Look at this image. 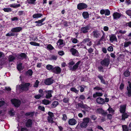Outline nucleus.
<instances>
[{
	"label": "nucleus",
	"mask_w": 131,
	"mask_h": 131,
	"mask_svg": "<svg viewBox=\"0 0 131 131\" xmlns=\"http://www.w3.org/2000/svg\"><path fill=\"white\" fill-rule=\"evenodd\" d=\"M30 83H26L23 84L16 86V90H21L23 91H27L28 90Z\"/></svg>",
	"instance_id": "1"
},
{
	"label": "nucleus",
	"mask_w": 131,
	"mask_h": 131,
	"mask_svg": "<svg viewBox=\"0 0 131 131\" xmlns=\"http://www.w3.org/2000/svg\"><path fill=\"white\" fill-rule=\"evenodd\" d=\"M110 62V59L108 58H105L100 62V63L102 66L107 67Z\"/></svg>",
	"instance_id": "2"
},
{
	"label": "nucleus",
	"mask_w": 131,
	"mask_h": 131,
	"mask_svg": "<svg viewBox=\"0 0 131 131\" xmlns=\"http://www.w3.org/2000/svg\"><path fill=\"white\" fill-rule=\"evenodd\" d=\"M128 83L129 86L127 87V91L125 92V94L126 96L130 97L131 96V82L129 81Z\"/></svg>",
	"instance_id": "3"
},
{
	"label": "nucleus",
	"mask_w": 131,
	"mask_h": 131,
	"mask_svg": "<svg viewBox=\"0 0 131 131\" xmlns=\"http://www.w3.org/2000/svg\"><path fill=\"white\" fill-rule=\"evenodd\" d=\"M90 28L91 27L90 25H88L85 27L81 28V32L84 34L87 33Z\"/></svg>",
	"instance_id": "4"
},
{
	"label": "nucleus",
	"mask_w": 131,
	"mask_h": 131,
	"mask_svg": "<svg viewBox=\"0 0 131 131\" xmlns=\"http://www.w3.org/2000/svg\"><path fill=\"white\" fill-rule=\"evenodd\" d=\"M12 103L16 107L19 106L21 104L20 101L16 99H12L11 100Z\"/></svg>",
	"instance_id": "5"
},
{
	"label": "nucleus",
	"mask_w": 131,
	"mask_h": 131,
	"mask_svg": "<svg viewBox=\"0 0 131 131\" xmlns=\"http://www.w3.org/2000/svg\"><path fill=\"white\" fill-rule=\"evenodd\" d=\"M70 51L73 55L78 56L79 55V54L78 51L73 48H71L70 50Z\"/></svg>",
	"instance_id": "6"
},
{
	"label": "nucleus",
	"mask_w": 131,
	"mask_h": 131,
	"mask_svg": "<svg viewBox=\"0 0 131 131\" xmlns=\"http://www.w3.org/2000/svg\"><path fill=\"white\" fill-rule=\"evenodd\" d=\"M61 69L60 67L57 66L54 67L52 72L56 74H58L60 73L61 72Z\"/></svg>",
	"instance_id": "7"
},
{
	"label": "nucleus",
	"mask_w": 131,
	"mask_h": 131,
	"mask_svg": "<svg viewBox=\"0 0 131 131\" xmlns=\"http://www.w3.org/2000/svg\"><path fill=\"white\" fill-rule=\"evenodd\" d=\"M87 7V5L84 3H80L77 5L78 9L79 10L86 8Z\"/></svg>",
	"instance_id": "8"
},
{
	"label": "nucleus",
	"mask_w": 131,
	"mask_h": 131,
	"mask_svg": "<svg viewBox=\"0 0 131 131\" xmlns=\"http://www.w3.org/2000/svg\"><path fill=\"white\" fill-rule=\"evenodd\" d=\"M53 81L54 80L51 78H48L45 80L44 83L46 85H50L52 84Z\"/></svg>",
	"instance_id": "9"
},
{
	"label": "nucleus",
	"mask_w": 131,
	"mask_h": 131,
	"mask_svg": "<svg viewBox=\"0 0 131 131\" xmlns=\"http://www.w3.org/2000/svg\"><path fill=\"white\" fill-rule=\"evenodd\" d=\"M32 120L30 119H29L26 121L25 123V126L27 127H30L32 126Z\"/></svg>",
	"instance_id": "10"
},
{
	"label": "nucleus",
	"mask_w": 131,
	"mask_h": 131,
	"mask_svg": "<svg viewBox=\"0 0 131 131\" xmlns=\"http://www.w3.org/2000/svg\"><path fill=\"white\" fill-rule=\"evenodd\" d=\"M22 30V28L20 27H16L12 28L11 31L13 32H19Z\"/></svg>",
	"instance_id": "11"
},
{
	"label": "nucleus",
	"mask_w": 131,
	"mask_h": 131,
	"mask_svg": "<svg viewBox=\"0 0 131 131\" xmlns=\"http://www.w3.org/2000/svg\"><path fill=\"white\" fill-rule=\"evenodd\" d=\"M80 62H81L80 61H79L77 62L76 64L73 66V67H72V66L70 67V70L72 71H75L78 68Z\"/></svg>",
	"instance_id": "12"
},
{
	"label": "nucleus",
	"mask_w": 131,
	"mask_h": 131,
	"mask_svg": "<svg viewBox=\"0 0 131 131\" xmlns=\"http://www.w3.org/2000/svg\"><path fill=\"white\" fill-rule=\"evenodd\" d=\"M92 34L94 37L96 38H98L100 36L99 32L97 30H94L92 33Z\"/></svg>",
	"instance_id": "13"
},
{
	"label": "nucleus",
	"mask_w": 131,
	"mask_h": 131,
	"mask_svg": "<svg viewBox=\"0 0 131 131\" xmlns=\"http://www.w3.org/2000/svg\"><path fill=\"white\" fill-rule=\"evenodd\" d=\"M27 57L26 55L24 53H21L18 56V58L21 60L24 59H26Z\"/></svg>",
	"instance_id": "14"
},
{
	"label": "nucleus",
	"mask_w": 131,
	"mask_h": 131,
	"mask_svg": "<svg viewBox=\"0 0 131 131\" xmlns=\"http://www.w3.org/2000/svg\"><path fill=\"white\" fill-rule=\"evenodd\" d=\"M126 107V105H121L120 106L119 111L121 113L125 112Z\"/></svg>",
	"instance_id": "15"
},
{
	"label": "nucleus",
	"mask_w": 131,
	"mask_h": 131,
	"mask_svg": "<svg viewBox=\"0 0 131 131\" xmlns=\"http://www.w3.org/2000/svg\"><path fill=\"white\" fill-rule=\"evenodd\" d=\"M77 123L76 120L74 118L70 119L68 121L69 124L71 125H75Z\"/></svg>",
	"instance_id": "16"
},
{
	"label": "nucleus",
	"mask_w": 131,
	"mask_h": 131,
	"mask_svg": "<svg viewBox=\"0 0 131 131\" xmlns=\"http://www.w3.org/2000/svg\"><path fill=\"white\" fill-rule=\"evenodd\" d=\"M45 19V18H43L41 20H39L37 21H36L35 22V23H38L36 25V26H41L43 24L42 23L44 21Z\"/></svg>",
	"instance_id": "17"
},
{
	"label": "nucleus",
	"mask_w": 131,
	"mask_h": 131,
	"mask_svg": "<svg viewBox=\"0 0 131 131\" xmlns=\"http://www.w3.org/2000/svg\"><path fill=\"white\" fill-rule=\"evenodd\" d=\"M46 98L47 99H48L51 97L52 96L51 93H52L53 91L52 90L46 91Z\"/></svg>",
	"instance_id": "18"
},
{
	"label": "nucleus",
	"mask_w": 131,
	"mask_h": 131,
	"mask_svg": "<svg viewBox=\"0 0 131 131\" xmlns=\"http://www.w3.org/2000/svg\"><path fill=\"white\" fill-rule=\"evenodd\" d=\"M96 102L100 104H103L105 103L104 99L100 97L98 98L96 100Z\"/></svg>",
	"instance_id": "19"
},
{
	"label": "nucleus",
	"mask_w": 131,
	"mask_h": 131,
	"mask_svg": "<svg viewBox=\"0 0 131 131\" xmlns=\"http://www.w3.org/2000/svg\"><path fill=\"white\" fill-rule=\"evenodd\" d=\"M110 38V41L111 42H113L114 41H117V39L116 37L114 35H112L109 36Z\"/></svg>",
	"instance_id": "20"
},
{
	"label": "nucleus",
	"mask_w": 131,
	"mask_h": 131,
	"mask_svg": "<svg viewBox=\"0 0 131 131\" xmlns=\"http://www.w3.org/2000/svg\"><path fill=\"white\" fill-rule=\"evenodd\" d=\"M113 16L114 19H117L121 17V15L117 12H115L114 13Z\"/></svg>",
	"instance_id": "21"
},
{
	"label": "nucleus",
	"mask_w": 131,
	"mask_h": 131,
	"mask_svg": "<svg viewBox=\"0 0 131 131\" xmlns=\"http://www.w3.org/2000/svg\"><path fill=\"white\" fill-rule=\"evenodd\" d=\"M78 105L79 107L82 108L88 109L89 107L86 104H84L83 103H78Z\"/></svg>",
	"instance_id": "22"
},
{
	"label": "nucleus",
	"mask_w": 131,
	"mask_h": 131,
	"mask_svg": "<svg viewBox=\"0 0 131 131\" xmlns=\"http://www.w3.org/2000/svg\"><path fill=\"white\" fill-rule=\"evenodd\" d=\"M57 43L59 48L62 47L63 46V40L61 39H59Z\"/></svg>",
	"instance_id": "23"
},
{
	"label": "nucleus",
	"mask_w": 131,
	"mask_h": 131,
	"mask_svg": "<svg viewBox=\"0 0 131 131\" xmlns=\"http://www.w3.org/2000/svg\"><path fill=\"white\" fill-rule=\"evenodd\" d=\"M122 113V120H125V118H128L129 116V114H128L125 112L123 113Z\"/></svg>",
	"instance_id": "24"
},
{
	"label": "nucleus",
	"mask_w": 131,
	"mask_h": 131,
	"mask_svg": "<svg viewBox=\"0 0 131 131\" xmlns=\"http://www.w3.org/2000/svg\"><path fill=\"white\" fill-rule=\"evenodd\" d=\"M82 15L83 16V17L85 19H86L89 17V14L88 12H83L82 14Z\"/></svg>",
	"instance_id": "25"
},
{
	"label": "nucleus",
	"mask_w": 131,
	"mask_h": 131,
	"mask_svg": "<svg viewBox=\"0 0 131 131\" xmlns=\"http://www.w3.org/2000/svg\"><path fill=\"white\" fill-rule=\"evenodd\" d=\"M39 92L40 93L39 94L41 97L43 96L45 94H46V91H44L43 90L40 89L39 91Z\"/></svg>",
	"instance_id": "26"
},
{
	"label": "nucleus",
	"mask_w": 131,
	"mask_h": 131,
	"mask_svg": "<svg viewBox=\"0 0 131 131\" xmlns=\"http://www.w3.org/2000/svg\"><path fill=\"white\" fill-rule=\"evenodd\" d=\"M103 95V94L100 92H96L93 95V97L95 98L97 96H102Z\"/></svg>",
	"instance_id": "27"
},
{
	"label": "nucleus",
	"mask_w": 131,
	"mask_h": 131,
	"mask_svg": "<svg viewBox=\"0 0 131 131\" xmlns=\"http://www.w3.org/2000/svg\"><path fill=\"white\" fill-rule=\"evenodd\" d=\"M54 67L48 64L46 66V69L49 70H51V71L52 72V70L53 69Z\"/></svg>",
	"instance_id": "28"
},
{
	"label": "nucleus",
	"mask_w": 131,
	"mask_h": 131,
	"mask_svg": "<svg viewBox=\"0 0 131 131\" xmlns=\"http://www.w3.org/2000/svg\"><path fill=\"white\" fill-rule=\"evenodd\" d=\"M42 14H35L33 15V17L34 18H39L42 16Z\"/></svg>",
	"instance_id": "29"
},
{
	"label": "nucleus",
	"mask_w": 131,
	"mask_h": 131,
	"mask_svg": "<svg viewBox=\"0 0 131 131\" xmlns=\"http://www.w3.org/2000/svg\"><path fill=\"white\" fill-rule=\"evenodd\" d=\"M80 127L81 128H86L88 126V125L85 122L83 121V122L81 123L80 124Z\"/></svg>",
	"instance_id": "30"
},
{
	"label": "nucleus",
	"mask_w": 131,
	"mask_h": 131,
	"mask_svg": "<svg viewBox=\"0 0 131 131\" xmlns=\"http://www.w3.org/2000/svg\"><path fill=\"white\" fill-rule=\"evenodd\" d=\"M17 34H16L15 33H13L9 32L7 34L6 36H17Z\"/></svg>",
	"instance_id": "31"
},
{
	"label": "nucleus",
	"mask_w": 131,
	"mask_h": 131,
	"mask_svg": "<svg viewBox=\"0 0 131 131\" xmlns=\"http://www.w3.org/2000/svg\"><path fill=\"white\" fill-rule=\"evenodd\" d=\"M58 102L57 101H54L51 105V106L52 108L55 107L58 104Z\"/></svg>",
	"instance_id": "32"
},
{
	"label": "nucleus",
	"mask_w": 131,
	"mask_h": 131,
	"mask_svg": "<svg viewBox=\"0 0 131 131\" xmlns=\"http://www.w3.org/2000/svg\"><path fill=\"white\" fill-rule=\"evenodd\" d=\"M35 113V112H27V113H26L25 114V115L26 116H32L34 115Z\"/></svg>",
	"instance_id": "33"
},
{
	"label": "nucleus",
	"mask_w": 131,
	"mask_h": 131,
	"mask_svg": "<svg viewBox=\"0 0 131 131\" xmlns=\"http://www.w3.org/2000/svg\"><path fill=\"white\" fill-rule=\"evenodd\" d=\"M83 121L88 125L90 121V118L88 117L84 118L83 119Z\"/></svg>",
	"instance_id": "34"
},
{
	"label": "nucleus",
	"mask_w": 131,
	"mask_h": 131,
	"mask_svg": "<svg viewBox=\"0 0 131 131\" xmlns=\"http://www.w3.org/2000/svg\"><path fill=\"white\" fill-rule=\"evenodd\" d=\"M50 101L46 99H44L42 101L43 103L45 105H47L49 104Z\"/></svg>",
	"instance_id": "35"
},
{
	"label": "nucleus",
	"mask_w": 131,
	"mask_h": 131,
	"mask_svg": "<svg viewBox=\"0 0 131 131\" xmlns=\"http://www.w3.org/2000/svg\"><path fill=\"white\" fill-rule=\"evenodd\" d=\"M36 0H27L28 3L29 4H35V2Z\"/></svg>",
	"instance_id": "36"
},
{
	"label": "nucleus",
	"mask_w": 131,
	"mask_h": 131,
	"mask_svg": "<svg viewBox=\"0 0 131 131\" xmlns=\"http://www.w3.org/2000/svg\"><path fill=\"white\" fill-rule=\"evenodd\" d=\"M33 73V71L31 70H28L26 72V74L27 75L31 76Z\"/></svg>",
	"instance_id": "37"
},
{
	"label": "nucleus",
	"mask_w": 131,
	"mask_h": 131,
	"mask_svg": "<svg viewBox=\"0 0 131 131\" xmlns=\"http://www.w3.org/2000/svg\"><path fill=\"white\" fill-rule=\"evenodd\" d=\"M122 127L123 131H128V130H129L128 129V128L126 125H123Z\"/></svg>",
	"instance_id": "38"
},
{
	"label": "nucleus",
	"mask_w": 131,
	"mask_h": 131,
	"mask_svg": "<svg viewBox=\"0 0 131 131\" xmlns=\"http://www.w3.org/2000/svg\"><path fill=\"white\" fill-rule=\"evenodd\" d=\"M47 119L48 122L50 123H52L53 122V117L48 116Z\"/></svg>",
	"instance_id": "39"
},
{
	"label": "nucleus",
	"mask_w": 131,
	"mask_h": 131,
	"mask_svg": "<svg viewBox=\"0 0 131 131\" xmlns=\"http://www.w3.org/2000/svg\"><path fill=\"white\" fill-rule=\"evenodd\" d=\"M130 74V72L128 70H126L124 72V75L125 77L129 76Z\"/></svg>",
	"instance_id": "40"
},
{
	"label": "nucleus",
	"mask_w": 131,
	"mask_h": 131,
	"mask_svg": "<svg viewBox=\"0 0 131 131\" xmlns=\"http://www.w3.org/2000/svg\"><path fill=\"white\" fill-rule=\"evenodd\" d=\"M90 39L89 38H86L84 39L82 41V43L83 44L85 43L86 42H89L90 41Z\"/></svg>",
	"instance_id": "41"
},
{
	"label": "nucleus",
	"mask_w": 131,
	"mask_h": 131,
	"mask_svg": "<svg viewBox=\"0 0 131 131\" xmlns=\"http://www.w3.org/2000/svg\"><path fill=\"white\" fill-rule=\"evenodd\" d=\"M38 109L41 111L43 112L45 111V108L44 106L39 105L38 107Z\"/></svg>",
	"instance_id": "42"
},
{
	"label": "nucleus",
	"mask_w": 131,
	"mask_h": 131,
	"mask_svg": "<svg viewBox=\"0 0 131 131\" xmlns=\"http://www.w3.org/2000/svg\"><path fill=\"white\" fill-rule=\"evenodd\" d=\"M130 44H131V42L130 41L125 42L124 43V47H128Z\"/></svg>",
	"instance_id": "43"
},
{
	"label": "nucleus",
	"mask_w": 131,
	"mask_h": 131,
	"mask_svg": "<svg viewBox=\"0 0 131 131\" xmlns=\"http://www.w3.org/2000/svg\"><path fill=\"white\" fill-rule=\"evenodd\" d=\"M110 11L108 9L105 10V15L108 16L110 15Z\"/></svg>",
	"instance_id": "44"
},
{
	"label": "nucleus",
	"mask_w": 131,
	"mask_h": 131,
	"mask_svg": "<svg viewBox=\"0 0 131 131\" xmlns=\"http://www.w3.org/2000/svg\"><path fill=\"white\" fill-rule=\"evenodd\" d=\"M30 43L32 45L35 46H39V44L33 41L30 42Z\"/></svg>",
	"instance_id": "45"
},
{
	"label": "nucleus",
	"mask_w": 131,
	"mask_h": 131,
	"mask_svg": "<svg viewBox=\"0 0 131 131\" xmlns=\"http://www.w3.org/2000/svg\"><path fill=\"white\" fill-rule=\"evenodd\" d=\"M103 110L102 108H99L97 109L96 111V112L97 113H102Z\"/></svg>",
	"instance_id": "46"
},
{
	"label": "nucleus",
	"mask_w": 131,
	"mask_h": 131,
	"mask_svg": "<svg viewBox=\"0 0 131 131\" xmlns=\"http://www.w3.org/2000/svg\"><path fill=\"white\" fill-rule=\"evenodd\" d=\"M22 64L21 63H19L17 67V68L18 70L19 71H20L21 69L22 68V66L21 65Z\"/></svg>",
	"instance_id": "47"
},
{
	"label": "nucleus",
	"mask_w": 131,
	"mask_h": 131,
	"mask_svg": "<svg viewBox=\"0 0 131 131\" xmlns=\"http://www.w3.org/2000/svg\"><path fill=\"white\" fill-rule=\"evenodd\" d=\"M20 5L19 4L15 5V4H14L10 5V7L14 8H16V7H19Z\"/></svg>",
	"instance_id": "48"
},
{
	"label": "nucleus",
	"mask_w": 131,
	"mask_h": 131,
	"mask_svg": "<svg viewBox=\"0 0 131 131\" xmlns=\"http://www.w3.org/2000/svg\"><path fill=\"white\" fill-rule=\"evenodd\" d=\"M3 10L5 12H9L12 11L11 9L10 8H4L3 9Z\"/></svg>",
	"instance_id": "49"
},
{
	"label": "nucleus",
	"mask_w": 131,
	"mask_h": 131,
	"mask_svg": "<svg viewBox=\"0 0 131 131\" xmlns=\"http://www.w3.org/2000/svg\"><path fill=\"white\" fill-rule=\"evenodd\" d=\"M9 61H11L15 59V57L12 55H10L9 56Z\"/></svg>",
	"instance_id": "50"
},
{
	"label": "nucleus",
	"mask_w": 131,
	"mask_h": 131,
	"mask_svg": "<svg viewBox=\"0 0 131 131\" xmlns=\"http://www.w3.org/2000/svg\"><path fill=\"white\" fill-rule=\"evenodd\" d=\"M70 90L71 91L75 92V93H78L79 91L77 90L75 88H71L70 89Z\"/></svg>",
	"instance_id": "51"
},
{
	"label": "nucleus",
	"mask_w": 131,
	"mask_h": 131,
	"mask_svg": "<svg viewBox=\"0 0 131 131\" xmlns=\"http://www.w3.org/2000/svg\"><path fill=\"white\" fill-rule=\"evenodd\" d=\"M14 111L13 110H12L9 112V114L11 116H13L14 115Z\"/></svg>",
	"instance_id": "52"
},
{
	"label": "nucleus",
	"mask_w": 131,
	"mask_h": 131,
	"mask_svg": "<svg viewBox=\"0 0 131 131\" xmlns=\"http://www.w3.org/2000/svg\"><path fill=\"white\" fill-rule=\"evenodd\" d=\"M69 99L68 98H65L63 100V102L65 103H67L69 102Z\"/></svg>",
	"instance_id": "53"
},
{
	"label": "nucleus",
	"mask_w": 131,
	"mask_h": 131,
	"mask_svg": "<svg viewBox=\"0 0 131 131\" xmlns=\"http://www.w3.org/2000/svg\"><path fill=\"white\" fill-rule=\"evenodd\" d=\"M39 82L38 80H36L35 83L34 87H37L38 86Z\"/></svg>",
	"instance_id": "54"
},
{
	"label": "nucleus",
	"mask_w": 131,
	"mask_h": 131,
	"mask_svg": "<svg viewBox=\"0 0 131 131\" xmlns=\"http://www.w3.org/2000/svg\"><path fill=\"white\" fill-rule=\"evenodd\" d=\"M71 40H72V42L73 43H76L78 42V40L75 38H72Z\"/></svg>",
	"instance_id": "55"
},
{
	"label": "nucleus",
	"mask_w": 131,
	"mask_h": 131,
	"mask_svg": "<svg viewBox=\"0 0 131 131\" xmlns=\"http://www.w3.org/2000/svg\"><path fill=\"white\" fill-rule=\"evenodd\" d=\"M98 68L99 71H102L103 72L104 71L103 70V68L102 66H99L98 67Z\"/></svg>",
	"instance_id": "56"
},
{
	"label": "nucleus",
	"mask_w": 131,
	"mask_h": 131,
	"mask_svg": "<svg viewBox=\"0 0 131 131\" xmlns=\"http://www.w3.org/2000/svg\"><path fill=\"white\" fill-rule=\"evenodd\" d=\"M126 13L129 16H131V10H128L126 12Z\"/></svg>",
	"instance_id": "57"
},
{
	"label": "nucleus",
	"mask_w": 131,
	"mask_h": 131,
	"mask_svg": "<svg viewBox=\"0 0 131 131\" xmlns=\"http://www.w3.org/2000/svg\"><path fill=\"white\" fill-rule=\"evenodd\" d=\"M42 97L39 94L36 95L34 96V97L37 99H39L41 97Z\"/></svg>",
	"instance_id": "58"
},
{
	"label": "nucleus",
	"mask_w": 131,
	"mask_h": 131,
	"mask_svg": "<svg viewBox=\"0 0 131 131\" xmlns=\"http://www.w3.org/2000/svg\"><path fill=\"white\" fill-rule=\"evenodd\" d=\"M107 50L110 51H113V48L112 46H110L108 47Z\"/></svg>",
	"instance_id": "59"
},
{
	"label": "nucleus",
	"mask_w": 131,
	"mask_h": 131,
	"mask_svg": "<svg viewBox=\"0 0 131 131\" xmlns=\"http://www.w3.org/2000/svg\"><path fill=\"white\" fill-rule=\"evenodd\" d=\"M48 114L49 115L48 117H53L54 116V115L53 113L50 112H49L48 113Z\"/></svg>",
	"instance_id": "60"
},
{
	"label": "nucleus",
	"mask_w": 131,
	"mask_h": 131,
	"mask_svg": "<svg viewBox=\"0 0 131 131\" xmlns=\"http://www.w3.org/2000/svg\"><path fill=\"white\" fill-rule=\"evenodd\" d=\"M47 48L51 50L53 49V48L51 45L49 44L47 46Z\"/></svg>",
	"instance_id": "61"
},
{
	"label": "nucleus",
	"mask_w": 131,
	"mask_h": 131,
	"mask_svg": "<svg viewBox=\"0 0 131 131\" xmlns=\"http://www.w3.org/2000/svg\"><path fill=\"white\" fill-rule=\"evenodd\" d=\"M107 110L109 111V112L110 113H113L114 112L113 110L111 108L109 107Z\"/></svg>",
	"instance_id": "62"
},
{
	"label": "nucleus",
	"mask_w": 131,
	"mask_h": 131,
	"mask_svg": "<svg viewBox=\"0 0 131 131\" xmlns=\"http://www.w3.org/2000/svg\"><path fill=\"white\" fill-rule=\"evenodd\" d=\"M79 99H80L83 100L85 99V97L84 95H80Z\"/></svg>",
	"instance_id": "63"
},
{
	"label": "nucleus",
	"mask_w": 131,
	"mask_h": 131,
	"mask_svg": "<svg viewBox=\"0 0 131 131\" xmlns=\"http://www.w3.org/2000/svg\"><path fill=\"white\" fill-rule=\"evenodd\" d=\"M63 116L62 120L63 121H66L67 119V117L66 115L65 114H63Z\"/></svg>",
	"instance_id": "64"
}]
</instances>
